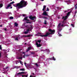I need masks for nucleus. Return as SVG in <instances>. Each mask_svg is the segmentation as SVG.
Returning a JSON list of instances; mask_svg holds the SVG:
<instances>
[{
	"label": "nucleus",
	"mask_w": 77,
	"mask_h": 77,
	"mask_svg": "<svg viewBox=\"0 0 77 77\" xmlns=\"http://www.w3.org/2000/svg\"><path fill=\"white\" fill-rule=\"evenodd\" d=\"M25 45H26L27 44V43H25Z\"/></svg>",
	"instance_id": "obj_52"
},
{
	"label": "nucleus",
	"mask_w": 77,
	"mask_h": 77,
	"mask_svg": "<svg viewBox=\"0 0 77 77\" xmlns=\"http://www.w3.org/2000/svg\"><path fill=\"white\" fill-rule=\"evenodd\" d=\"M20 71H25V69H24L23 68V69H20Z\"/></svg>",
	"instance_id": "obj_23"
},
{
	"label": "nucleus",
	"mask_w": 77,
	"mask_h": 77,
	"mask_svg": "<svg viewBox=\"0 0 77 77\" xmlns=\"http://www.w3.org/2000/svg\"><path fill=\"white\" fill-rule=\"evenodd\" d=\"M42 15H45V16H47L48 17H49V18H50V16L48 14H47V12H46V11H44L43 13V14H42Z\"/></svg>",
	"instance_id": "obj_6"
},
{
	"label": "nucleus",
	"mask_w": 77,
	"mask_h": 77,
	"mask_svg": "<svg viewBox=\"0 0 77 77\" xmlns=\"http://www.w3.org/2000/svg\"><path fill=\"white\" fill-rule=\"evenodd\" d=\"M23 54H25V52H23Z\"/></svg>",
	"instance_id": "obj_53"
},
{
	"label": "nucleus",
	"mask_w": 77,
	"mask_h": 77,
	"mask_svg": "<svg viewBox=\"0 0 77 77\" xmlns=\"http://www.w3.org/2000/svg\"><path fill=\"white\" fill-rule=\"evenodd\" d=\"M2 45H0V50H2Z\"/></svg>",
	"instance_id": "obj_34"
},
{
	"label": "nucleus",
	"mask_w": 77,
	"mask_h": 77,
	"mask_svg": "<svg viewBox=\"0 0 77 77\" xmlns=\"http://www.w3.org/2000/svg\"><path fill=\"white\" fill-rule=\"evenodd\" d=\"M37 42H39V43H41V40H39L37 41Z\"/></svg>",
	"instance_id": "obj_24"
},
{
	"label": "nucleus",
	"mask_w": 77,
	"mask_h": 77,
	"mask_svg": "<svg viewBox=\"0 0 77 77\" xmlns=\"http://www.w3.org/2000/svg\"><path fill=\"white\" fill-rule=\"evenodd\" d=\"M38 35H36V36H37Z\"/></svg>",
	"instance_id": "obj_59"
},
{
	"label": "nucleus",
	"mask_w": 77,
	"mask_h": 77,
	"mask_svg": "<svg viewBox=\"0 0 77 77\" xmlns=\"http://www.w3.org/2000/svg\"><path fill=\"white\" fill-rule=\"evenodd\" d=\"M4 30H5V31H6V30H7V28H5Z\"/></svg>",
	"instance_id": "obj_39"
},
{
	"label": "nucleus",
	"mask_w": 77,
	"mask_h": 77,
	"mask_svg": "<svg viewBox=\"0 0 77 77\" xmlns=\"http://www.w3.org/2000/svg\"><path fill=\"white\" fill-rule=\"evenodd\" d=\"M33 75H34V73H33Z\"/></svg>",
	"instance_id": "obj_56"
},
{
	"label": "nucleus",
	"mask_w": 77,
	"mask_h": 77,
	"mask_svg": "<svg viewBox=\"0 0 77 77\" xmlns=\"http://www.w3.org/2000/svg\"><path fill=\"white\" fill-rule=\"evenodd\" d=\"M48 32L46 33V34L43 35H40V36L41 37H47V36L50 37V35H53L55 33V30H54L50 29H48Z\"/></svg>",
	"instance_id": "obj_2"
},
{
	"label": "nucleus",
	"mask_w": 77,
	"mask_h": 77,
	"mask_svg": "<svg viewBox=\"0 0 77 77\" xmlns=\"http://www.w3.org/2000/svg\"><path fill=\"white\" fill-rule=\"evenodd\" d=\"M35 65L37 66H38V63H35Z\"/></svg>",
	"instance_id": "obj_32"
},
{
	"label": "nucleus",
	"mask_w": 77,
	"mask_h": 77,
	"mask_svg": "<svg viewBox=\"0 0 77 77\" xmlns=\"http://www.w3.org/2000/svg\"><path fill=\"white\" fill-rule=\"evenodd\" d=\"M2 26H3V25H0V27H2Z\"/></svg>",
	"instance_id": "obj_46"
},
{
	"label": "nucleus",
	"mask_w": 77,
	"mask_h": 77,
	"mask_svg": "<svg viewBox=\"0 0 77 77\" xmlns=\"http://www.w3.org/2000/svg\"><path fill=\"white\" fill-rule=\"evenodd\" d=\"M77 11H75V14H77Z\"/></svg>",
	"instance_id": "obj_43"
},
{
	"label": "nucleus",
	"mask_w": 77,
	"mask_h": 77,
	"mask_svg": "<svg viewBox=\"0 0 77 77\" xmlns=\"http://www.w3.org/2000/svg\"><path fill=\"white\" fill-rule=\"evenodd\" d=\"M27 5V2L24 0H22L19 3H17L16 5L14 4L13 6L16 8L17 7L18 9H21L26 7Z\"/></svg>",
	"instance_id": "obj_1"
},
{
	"label": "nucleus",
	"mask_w": 77,
	"mask_h": 77,
	"mask_svg": "<svg viewBox=\"0 0 77 77\" xmlns=\"http://www.w3.org/2000/svg\"><path fill=\"white\" fill-rule=\"evenodd\" d=\"M57 9H62V8H60L59 7H57Z\"/></svg>",
	"instance_id": "obj_27"
},
{
	"label": "nucleus",
	"mask_w": 77,
	"mask_h": 77,
	"mask_svg": "<svg viewBox=\"0 0 77 77\" xmlns=\"http://www.w3.org/2000/svg\"><path fill=\"white\" fill-rule=\"evenodd\" d=\"M21 50H22V49H20L19 50V51H21Z\"/></svg>",
	"instance_id": "obj_48"
},
{
	"label": "nucleus",
	"mask_w": 77,
	"mask_h": 77,
	"mask_svg": "<svg viewBox=\"0 0 77 77\" xmlns=\"http://www.w3.org/2000/svg\"><path fill=\"white\" fill-rule=\"evenodd\" d=\"M29 68H32V66H29Z\"/></svg>",
	"instance_id": "obj_42"
},
{
	"label": "nucleus",
	"mask_w": 77,
	"mask_h": 77,
	"mask_svg": "<svg viewBox=\"0 0 77 77\" xmlns=\"http://www.w3.org/2000/svg\"><path fill=\"white\" fill-rule=\"evenodd\" d=\"M21 56H22V55H21Z\"/></svg>",
	"instance_id": "obj_63"
},
{
	"label": "nucleus",
	"mask_w": 77,
	"mask_h": 77,
	"mask_svg": "<svg viewBox=\"0 0 77 77\" xmlns=\"http://www.w3.org/2000/svg\"><path fill=\"white\" fill-rule=\"evenodd\" d=\"M25 72H19L17 73V75H20V76H22V77H27V75H22L21 74H24Z\"/></svg>",
	"instance_id": "obj_4"
},
{
	"label": "nucleus",
	"mask_w": 77,
	"mask_h": 77,
	"mask_svg": "<svg viewBox=\"0 0 77 77\" xmlns=\"http://www.w3.org/2000/svg\"><path fill=\"white\" fill-rule=\"evenodd\" d=\"M26 23H29V24H31V22H30L26 21Z\"/></svg>",
	"instance_id": "obj_29"
},
{
	"label": "nucleus",
	"mask_w": 77,
	"mask_h": 77,
	"mask_svg": "<svg viewBox=\"0 0 77 77\" xmlns=\"http://www.w3.org/2000/svg\"><path fill=\"white\" fill-rule=\"evenodd\" d=\"M12 7H11V9H12Z\"/></svg>",
	"instance_id": "obj_55"
},
{
	"label": "nucleus",
	"mask_w": 77,
	"mask_h": 77,
	"mask_svg": "<svg viewBox=\"0 0 77 77\" xmlns=\"http://www.w3.org/2000/svg\"><path fill=\"white\" fill-rule=\"evenodd\" d=\"M67 18H68V16H63L62 18V19H63L64 21H65L67 19Z\"/></svg>",
	"instance_id": "obj_8"
},
{
	"label": "nucleus",
	"mask_w": 77,
	"mask_h": 77,
	"mask_svg": "<svg viewBox=\"0 0 77 77\" xmlns=\"http://www.w3.org/2000/svg\"><path fill=\"white\" fill-rule=\"evenodd\" d=\"M62 30V29H61L59 30V32H60V31Z\"/></svg>",
	"instance_id": "obj_45"
},
{
	"label": "nucleus",
	"mask_w": 77,
	"mask_h": 77,
	"mask_svg": "<svg viewBox=\"0 0 77 77\" xmlns=\"http://www.w3.org/2000/svg\"><path fill=\"white\" fill-rule=\"evenodd\" d=\"M36 45H37V47H40L41 46V44H38V42H36Z\"/></svg>",
	"instance_id": "obj_9"
},
{
	"label": "nucleus",
	"mask_w": 77,
	"mask_h": 77,
	"mask_svg": "<svg viewBox=\"0 0 77 77\" xmlns=\"http://www.w3.org/2000/svg\"><path fill=\"white\" fill-rule=\"evenodd\" d=\"M44 23V24L46 25L47 24V21H46V20H45V23Z\"/></svg>",
	"instance_id": "obj_21"
},
{
	"label": "nucleus",
	"mask_w": 77,
	"mask_h": 77,
	"mask_svg": "<svg viewBox=\"0 0 77 77\" xmlns=\"http://www.w3.org/2000/svg\"><path fill=\"white\" fill-rule=\"evenodd\" d=\"M20 63L21 64H22V63H23V62H22V61H20Z\"/></svg>",
	"instance_id": "obj_40"
},
{
	"label": "nucleus",
	"mask_w": 77,
	"mask_h": 77,
	"mask_svg": "<svg viewBox=\"0 0 77 77\" xmlns=\"http://www.w3.org/2000/svg\"><path fill=\"white\" fill-rule=\"evenodd\" d=\"M71 26H72V27H74V25L73 24H71Z\"/></svg>",
	"instance_id": "obj_37"
},
{
	"label": "nucleus",
	"mask_w": 77,
	"mask_h": 77,
	"mask_svg": "<svg viewBox=\"0 0 77 77\" xmlns=\"http://www.w3.org/2000/svg\"><path fill=\"white\" fill-rule=\"evenodd\" d=\"M15 3V2L13 1V2H11L10 3V5H11L12 4H13V3Z\"/></svg>",
	"instance_id": "obj_25"
},
{
	"label": "nucleus",
	"mask_w": 77,
	"mask_h": 77,
	"mask_svg": "<svg viewBox=\"0 0 77 77\" xmlns=\"http://www.w3.org/2000/svg\"><path fill=\"white\" fill-rule=\"evenodd\" d=\"M25 56H26L25 55H23V58H25Z\"/></svg>",
	"instance_id": "obj_49"
},
{
	"label": "nucleus",
	"mask_w": 77,
	"mask_h": 77,
	"mask_svg": "<svg viewBox=\"0 0 77 77\" xmlns=\"http://www.w3.org/2000/svg\"><path fill=\"white\" fill-rule=\"evenodd\" d=\"M43 18H45V19H48V18L47 17H43Z\"/></svg>",
	"instance_id": "obj_31"
},
{
	"label": "nucleus",
	"mask_w": 77,
	"mask_h": 77,
	"mask_svg": "<svg viewBox=\"0 0 77 77\" xmlns=\"http://www.w3.org/2000/svg\"><path fill=\"white\" fill-rule=\"evenodd\" d=\"M18 23H17V22H15L14 23V25L15 26L17 27V26H18Z\"/></svg>",
	"instance_id": "obj_16"
},
{
	"label": "nucleus",
	"mask_w": 77,
	"mask_h": 77,
	"mask_svg": "<svg viewBox=\"0 0 77 77\" xmlns=\"http://www.w3.org/2000/svg\"><path fill=\"white\" fill-rule=\"evenodd\" d=\"M31 30V29H30V28H29L27 29L26 30V31L29 32V31H30Z\"/></svg>",
	"instance_id": "obj_14"
},
{
	"label": "nucleus",
	"mask_w": 77,
	"mask_h": 77,
	"mask_svg": "<svg viewBox=\"0 0 77 77\" xmlns=\"http://www.w3.org/2000/svg\"><path fill=\"white\" fill-rule=\"evenodd\" d=\"M41 1H42V2L43 1H44V0H41Z\"/></svg>",
	"instance_id": "obj_54"
},
{
	"label": "nucleus",
	"mask_w": 77,
	"mask_h": 77,
	"mask_svg": "<svg viewBox=\"0 0 77 77\" xmlns=\"http://www.w3.org/2000/svg\"><path fill=\"white\" fill-rule=\"evenodd\" d=\"M62 25H61V23H60L57 26L58 28H59V27H60V26L62 27H65V26L64 25V24H65V20H63V21H62Z\"/></svg>",
	"instance_id": "obj_3"
},
{
	"label": "nucleus",
	"mask_w": 77,
	"mask_h": 77,
	"mask_svg": "<svg viewBox=\"0 0 77 77\" xmlns=\"http://www.w3.org/2000/svg\"><path fill=\"white\" fill-rule=\"evenodd\" d=\"M11 5L10 3L8 5L7 7H6V8L7 9H9V7H11Z\"/></svg>",
	"instance_id": "obj_11"
},
{
	"label": "nucleus",
	"mask_w": 77,
	"mask_h": 77,
	"mask_svg": "<svg viewBox=\"0 0 77 77\" xmlns=\"http://www.w3.org/2000/svg\"><path fill=\"white\" fill-rule=\"evenodd\" d=\"M38 34H40V33H38Z\"/></svg>",
	"instance_id": "obj_61"
},
{
	"label": "nucleus",
	"mask_w": 77,
	"mask_h": 77,
	"mask_svg": "<svg viewBox=\"0 0 77 77\" xmlns=\"http://www.w3.org/2000/svg\"><path fill=\"white\" fill-rule=\"evenodd\" d=\"M31 54H35V51H33V52H31Z\"/></svg>",
	"instance_id": "obj_17"
},
{
	"label": "nucleus",
	"mask_w": 77,
	"mask_h": 77,
	"mask_svg": "<svg viewBox=\"0 0 77 77\" xmlns=\"http://www.w3.org/2000/svg\"><path fill=\"white\" fill-rule=\"evenodd\" d=\"M28 17H29L27 16L25 17L24 18V19H23V21H30V20H29V19H27Z\"/></svg>",
	"instance_id": "obj_7"
},
{
	"label": "nucleus",
	"mask_w": 77,
	"mask_h": 77,
	"mask_svg": "<svg viewBox=\"0 0 77 77\" xmlns=\"http://www.w3.org/2000/svg\"><path fill=\"white\" fill-rule=\"evenodd\" d=\"M15 40L18 41V37H17L16 38H15Z\"/></svg>",
	"instance_id": "obj_30"
},
{
	"label": "nucleus",
	"mask_w": 77,
	"mask_h": 77,
	"mask_svg": "<svg viewBox=\"0 0 77 77\" xmlns=\"http://www.w3.org/2000/svg\"><path fill=\"white\" fill-rule=\"evenodd\" d=\"M23 16H25V15H23Z\"/></svg>",
	"instance_id": "obj_58"
},
{
	"label": "nucleus",
	"mask_w": 77,
	"mask_h": 77,
	"mask_svg": "<svg viewBox=\"0 0 77 77\" xmlns=\"http://www.w3.org/2000/svg\"><path fill=\"white\" fill-rule=\"evenodd\" d=\"M24 65H25V66H26V62L24 63Z\"/></svg>",
	"instance_id": "obj_44"
},
{
	"label": "nucleus",
	"mask_w": 77,
	"mask_h": 77,
	"mask_svg": "<svg viewBox=\"0 0 77 77\" xmlns=\"http://www.w3.org/2000/svg\"><path fill=\"white\" fill-rule=\"evenodd\" d=\"M58 35H59V36H62V35H60V34H59V32H58Z\"/></svg>",
	"instance_id": "obj_41"
},
{
	"label": "nucleus",
	"mask_w": 77,
	"mask_h": 77,
	"mask_svg": "<svg viewBox=\"0 0 77 77\" xmlns=\"http://www.w3.org/2000/svg\"><path fill=\"white\" fill-rule=\"evenodd\" d=\"M9 19H10V20H12L13 19H14V17L11 16L10 17Z\"/></svg>",
	"instance_id": "obj_19"
},
{
	"label": "nucleus",
	"mask_w": 77,
	"mask_h": 77,
	"mask_svg": "<svg viewBox=\"0 0 77 77\" xmlns=\"http://www.w3.org/2000/svg\"><path fill=\"white\" fill-rule=\"evenodd\" d=\"M8 67H6V68H5V69H8Z\"/></svg>",
	"instance_id": "obj_36"
},
{
	"label": "nucleus",
	"mask_w": 77,
	"mask_h": 77,
	"mask_svg": "<svg viewBox=\"0 0 77 77\" xmlns=\"http://www.w3.org/2000/svg\"><path fill=\"white\" fill-rule=\"evenodd\" d=\"M64 12L65 13V12H67V11H64Z\"/></svg>",
	"instance_id": "obj_51"
},
{
	"label": "nucleus",
	"mask_w": 77,
	"mask_h": 77,
	"mask_svg": "<svg viewBox=\"0 0 77 77\" xmlns=\"http://www.w3.org/2000/svg\"><path fill=\"white\" fill-rule=\"evenodd\" d=\"M10 0V1H12V0Z\"/></svg>",
	"instance_id": "obj_62"
},
{
	"label": "nucleus",
	"mask_w": 77,
	"mask_h": 77,
	"mask_svg": "<svg viewBox=\"0 0 77 77\" xmlns=\"http://www.w3.org/2000/svg\"><path fill=\"white\" fill-rule=\"evenodd\" d=\"M3 4H0V8H2L3 7Z\"/></svg>",
	"instance_id": "obj_20"
},
{
	"label": "nucleus",
	"mask_w": 77,
	"mask_h": 77,
	"mask_svg": "<svg viewBox=\"0 0 77 77\" xmlns=\"http://www.w3.org/2000/svg\"><path fill=\"white\" fill-rule=\"evenodd\" d=\"M1 19V17H0V20Z\"/></svg>",
	"instance_id": "obj_60"
},
{
	"label": "nucleus",
	"mask_w": 77,
	"mask_h": 77,
	"mask_svg": "<svg viewBox=\"0 0 77 77\" xmlns=\"http://www.w3.org/2000/svg\"><path fill=\"white\" fill-rule=\"evenodd\" d=\"M2 57V54H1V52H0V58Z\"/></svg>",
	"instance_id": "obj_38"
},
{
	"label": "nucleus",
	"mask_w": 77,
	"mask_h": 77,
	"mask_svg": "<svg viewBox=\"0 0 77 77\" xmlns=\"http://www.w3.org/2000/svg\"><path fill=\"white\" fill-rule=\"evenodd\" d=\"M50 59H52V60H56V59L54 58V56H53L52 58Z\"/></svg>",
	"instance_id": "obj_18"
},
{
	"label": "nucleus",
	"mask_w": 77,
	"mask_h": 77,
	"mask_svg": "<svg viewBox=\"0 0 77 77\" xmlns=\"http://www.w3.org/2000/svg\"><path fill=\"white\" fill-rule=\"evenodd\" d=\"M30 35H23V37H30Z\"/></svg>",
	"instance_id": "obj_12"
},
{
	"label": "nucleus",
	"mask_w": 77,
	"mask_h": 77,
	"mask_svg": "<svg viewBox=\"0 0 77 77\" xmlns=\"http://www.w3.org/2000/svg\"><path fill=\"white\" fill-rule=\"evenodd\" d=\"M18 59H23V57H18Z\"/></svg>",
	"instance_id": "obj_26"
},
{
	"label": "nucleus",
	"mask_w": 77,
	"mask_h": 77,
	"mask_svg": "<svg viewBox=\"0 0 77 77\" xmlns=\"http://www.w3.org/2000/svg\"><path fill=\"white\" fill-rule=\"evenodd\" d=\"M14 68H15L16 69H17L19 68L20 67L18 66H15L14 67Z\"/></svg>",
	"instance_id": "obj_22"
},
{
	"label": "nucleus",
	"mask_w": 77,
	"mask_h": 77,
	"mask_svg": "<svg viewBox=\"0 0 77 77\" xmlns=\"http://www.w3.org/2000/svg\"><path fill=\"white\" fill-rule=\"evenodd\" d=\"M5 57H6V58H7V59H8V57H7V56H6Z\"/></svg>",
	"instance_id": "obj_47"
},
{
	"label": "nucleus",
	"mask_w": 77,
	"mask_h": 77,
	"mask_svg": "<svg viewBox=\"0 0 77 77\" xmlns=\"http://www.w3.org/2000/svg\"><path fill=\"white\" fill-rule=\"evenodd\" d=\"M71 11H70L69 12H68L67 13V16H68V15H69V14H71Z\"/></svg>",
	"instance_id": "obj_15"
},
{
	"label": "nucleus",
	"mask_w": 77,
	"mask_h": 77,
	"mask_svg": "<svg viewBox=\"0 0 77 77\" xmlns=\"http://www.w3.org/2000/svg\"><path fill=\"white\" fill-rule=\"evenodd\" d=\"M30 77H33V76H32V75H30Z\"/></svg>",
	"instance_id": "obj_50"
},
{
	"label": "nucleus",
	"mask_w": 77,
	"mask_h": 77,
	"mask_svg": "<svg viewBox=\"0 0 77 77\" xmlns=\"http://www.w3.org/2000/svg\"><path fill=\"white\" fill-rule=\"evenodd\" d=\"M46 11H49V9L48 8H47V10H46Z\"/></svg>",
	"instance_id": "obj_33"
},
{
	"label": "nucleus",
	"mask_w": 77,
	"mask_h": 77,
	"mask_svg": "<svg viewBox=\"0 0 77 77\" xmlns=\"http://www.w3.org/2000/svg\"><path fill=\"white\" fill-rule=\"evenodd\" d=\"M25 56H26V57H28V56H29V55H28V54L26 55H25Z\"/></svg>",
	"instance_id": "obj_35"
},
{
	"label": "nucleus",
	"mask_w": 77,
	"mask_h": 77,
	"mask_svg": "<svg viewBox=\"0 0 77 77\" xmlns=\"http://www.w3.org/2000/svg\"><path fill=\"white\" fill-rule=\"evenodd\" d=\"M29 19H30L32 21H36V16H32V15H30L29 16Z\"/></svg>",
	"instance_id": "obj_5"
},
{
	"label": "nucleus",
	"mask_w": 77,
	"mask_h": 77,
	"mask_svg": "<svg viewBox=\"0 0 77 77\" xmlns=\"http://www.w3.org/2000/svg\"><path fill=\"white\" fill-rule=\"evenodd\" d=\"M46 8V6L44 5L43 6V8L42 9V11H44L45 9V8Z\"/></svg>",
	"instance_id": "obj_13"
},
{
	"label": "nucleus",
	"mask_w": 77,
	"mask_h": 77,
	"mask_svg": "<svg viewBox=\"0 0 77 77\" xmlns=\"http://www.w3.org/2000/svg\"><path fill=\"white\" fill-rule=\"evenodd\" d=\"M31 48H32V47H31V46L29 47L28 48V49L26 50V52H28V51H29V50H31Z\"/></svg>",
	"instance_id": "obj_10"
},
{
	"label": "nucleus",
	"mask_w": 77,
	"mask_h": 77,
	"mask_svg": "<svg viewBox=\"0 0 77 77\" xmlns=\"http://www.w3.org/2000/svg\"><path fill=\"white\" fill-rule=\"evenodd\" d=\"M24 33L25 34H27V33H28L29 32H28L27 31H25Z\"/></svg>",
	"instance_id": "obj_28"
},
{
	"label": "nucleus",
	"mask_w": 77,
	"mask_h": 77,
	"mask_svg": "<svg viewBox=\"0 0 77 77\" xmlns=\"http://www.w3.org/2000/svg\"><path fill=\"white\" fill-rule=\"evenodd\" d=\"M26 27H27V26H26Z\"/></svg>",
	"instance_id": "obj_57"
}]
</instances>
